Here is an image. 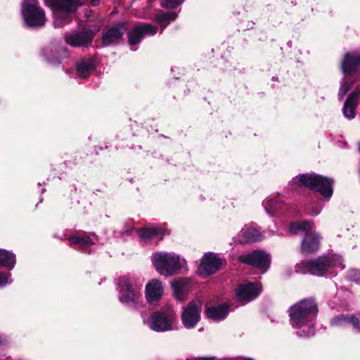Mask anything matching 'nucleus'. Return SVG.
<instances>
[{
	"label": "nucleus",
	"instance_id": "nucleus-15",
	"mask_svg": "<svg viewBox=\"0 0 360 360\" xmlns=\"http://www.w3.org/2000/svg\"><path fill=\"white\" fill-rule=\"evenodd\" d=\"M94 38V34L91 31L84 30L81 32H75L67 34L65 41L72 46H85Z\"/></svg>",
	"mask_w": 360,
	"mask_h": 360
},
{
	"label": "nucleus",
	"instance_id": "nucleus-5",
	"mask_svg": "<svg viewBox=\"0 0 360 360\" xmlns=\"http://www.w3.org/2000/svg\"><path fill=\"white\" fill-rule=\"evenodd\" d=\"M150 261L156 270H181L187 268V262L181 255L173 252H155Z\"/></svg>",
	"mask_w": 360,
	"mask_h": 360
},
{
	"label": "nucleus",
	"instance_id": "nucleus-14",
	"mask_svg": "<svg viewBox=\"0 0 360 360\" xmlns=\"http://www.w3.org/2000/svg\"><path fill=\"white\" fill-rule=\"evenodd\" d=\"M226 260L218 254L209 252L205 253L201 257L198 268L200 270H219L226 267Z\"/></svg>",
	"mask_w": 360,
	"mask_h": 360
},
{
	"label": "nucleus",
	"instance_id": "nucleus-3",
	"mask_svg": "<svg viewBox=\"0 0 360 360\" xmlns=\"http://www.w3.org/2000/svg\"><path fill=\"white\" fill-rule=\"evenodd\" d=\"M292 188L305 186L319 192L325 198H330L333 194V181L315 174L297 175L290 182Z\"/></svg>",
	"mask_w": 360,
	"mask_h": 360
},
{
	"label": "nucleus",
	"instance_id": "nucleus-9",
	"mask_svg": "<svg viewBox=\"0 0 360 360\" xmlns=\"http://www.w3.org/2000/svg\"><path fill=\"white\" fill-rule=\"evenodd\" d=\"M238 260L244 264L257 268L268 269L271 262L270 255L264 250H257L238 257Z\"/></svg>",
	"mask_w": 360,
	"mask_h": 360
},
{
	"label": "nucleus",
	"instance_id": "nucleus-23",
	"mask_svg": "<svg viewBox=\"0 0 360 360\" xmlns=\"http://www.w3.org/2000/svg\"><path fill=\"white\" fill-rule=\"evenodd\" d=\"M139 235L143 239H150L158 236L162 240L165 236V231L159 227H148L140 229Z\"/></svg>",
	"mask_w": 360,
	"mask_h": 360
},
{
	"label": "nucleus",
	"instance_id": "nucleus-34",
	"mask_svg": "<svg viewBox=\"0 0 360 360\" xmlns=\"http://www.w3.org/2000/svg\"><path fill=\"white\" fill-rule=\"evenodd\" d=\"M184 0H165L162 1L161 6L165 8H173L181 5Z\"/></svg>",
	"mask_w": 360,
	"mask_h": 360
},
{
	"label": "nucleus",
	"instance_id": "nucleus-22",
	"mask_svg": "<svg viewBox=\"0 0 360 360\" xmlns=\"http://www.w3.org/2000/svg\"><path fill=\"white\" fill-rule=\"evenodd\" d=\"M95 68V63L91 59H82L77 65V75L80 78H86Z\"/></svg>",
	"mask_w": 360,
	"mask_h": 360
},
{
	"label": "nucleus",
	"instance_id": "nucleus-13",
	"mask_svg": "<svg viewBox=\"0 0 360 360\" xmlns=\"http://www.w3.org/2000/svg\"><path fill=\"white\" fill-rule=\"evenodd\" d=\"M158 27L149 24H141L135 26L128 34L129 44L132 46L141 42L143 37L154 35Z\"/></svg>",
	"mask_w": 360,
	"mask_h": 360
},
{
	"label": "nucleus",
	"instance_id": "nucleus-4",
	"mask_svg": "<svg viewBox=\"0 0 360 360\" xmlns=\"http://www.w3.org/2000/svg\"><path fill=\"white\" fill-rule=\"evenodd\" d=\"M118 299L120 302L133 309H138L141 305V284L134 278L123 276L119 278Z\"/></svg>",
	"mask_w": 360,
	"mask_h": 360
},
{
	"label": "nucleus",
	"instance_id": "nucleus-31",
	"mask_svg": "<svg viewBox=\"0 0 360 360\" xmlns=\"http://www.w3.org/2000/svg\"><path fill=\"white\" fill-rule=\"evenodd\" d=\"M330 325L335 327H345L348 325V315L341 314L330 320Z\"/></svg>",
	"mask_w": 360,
	"mask_h": 360
},
{
	"label": "nucleus",
	"instance_id": "nucleus-2",
	"mask_svg": "<svg viewBox=\"0 0 360 360\" xmlns=\"http://www.w3.org/2000/svg\"><path fill=\"white\" fill-rule=\"evenodd\" d=\"M142 318L143 323L156 332H166L177 328L176 314L169 304L153 312L147 320L143 316Z\"/></svg>",
	"mask_w": 360,
	"mask_h": 360
},
{
	"label": "nucleus",
	"instance_id": "nucleus-32",
	"mask_svg": "<svg viewBox=\"0 0 360 360\" xmlns=\"http://www.w3.org/2000/svg\"><path fill=\"white\" fill-rule=\"evenodd\" d=\"M44 56L46 60L52 65H57L60 63V60L56 56V53L53 51L51 49H46L44 50Z\"/></svg>",
	"mask_w": 360,
	"mask_h": 360
},
{
	"label": "nucleus",
	"instance_id": "nucleus-28",
	"mask_svg": "<svg viewBox=\"0 0 360 360\" xmlns=\"http://www.w3.org/2000/svg\"><path fill=\"white\" fill-rule=\"evenodd\" d=\"M176 17L177 13L174 12L162 13L157 16V21L161 26L165 27L174 21Z\"/></svg>",
	"mask_w": 360,
	"mask_h": 360
},
{
	"label": "nucleus",
	"instance_id": "nucleus-20",
	"mask_svg": "<svg viewBox=\"0 0 360 360\" xmlns=\"http://www.w3.org/2000/svg\"><path fill=\"white\" fill-rule=\"evenodd\" d=\"M70 244H77L83 249H86L91 245L95 244L97 240V236L95 234L89 233L87 235L74 234L68 238Z\"/></svg>",
	"mask_w": 360,
	"mask_h": 360
},
{
	"label": "nucleus",
	"instance_id": "nucleus-18",
	"mask_svg": "<svg viewBox=\"0 0 360 360\" xmlns=\"http://www.w3.org/2000/svg\"><path fill=\"white\" fill-rule=\"evenodd\" d=\"M320 236L317 233H309L306 234L302 240L301 250L302 252L311 253L319 248Z\"/></svg>",
	"mask_w": 360,
	"mask_h": 360
},
{
	"label": "nucleus",
	"instance_id": "nucleus-35",
	"mask_svg": "<svg viewBox=\"0 0 360 360\" xmlns=\"http://www.w3.org/2000/svg\"><path fill=\"white\" fill-rule=\"evenodd\" d=\"M12 281L9 271H0V287Z\"/></svg>",
	"mask_w": 360,
	"mask_h": 360
},
{
	"label": "nucleus",
	"instance_id": "nucleus-33",
	"mask_svg": "<svg viewBox=\"0 0 360 360\" xmlns=\"http://www.w3.org/2000/svg\"><path fill=\"white\" fill-rule=\"evenodd\" d=\"M351 324L353 329L357 333H360V314L348 315V325Z\"/></svg>",
	"mask_w": 360,
	"mask_h": 360
},
{
	"label": "nucleus",
	"instance_id": "nucleus-37",
	"mask_svg": "<svg viewBox=\"0 0 360 360\" xmlns=\"http://www.w3.org/2000/svg\"><path fill=\"white\" fill-rule=\"evenodd\" d=\"M311 274L314 275V276H325V272L326 271H309Z\"/></svg>",
	"mask_w": 360,
	"mask_h": 360
},
{
	"label": "nucleus",
	"instance_id": "nucleus-27",
	"mask_svg": "<svg viewBox=\"0 0 360 360\" xmlns=\"http://www.w3.org/2000/svg\"><path fill=\"white\" fill-rule=\"evenodd\" d=\"M15 264V255L7 250L0 249V266L13 268Z\"/></svg>",
	"mask_w": 360,
	"mask_h": 360
},
{
	"label": "nucleus",
	"instance_id": "nucleus-41",
	"mask_svg": "<svg viewBox=\"0 0 360 360\" xmlns=\"http://www.w3.org/2000/svg\"><path fill=\"white\" fill-rule=\"evenodd\" d=\"M198 360H215L214 357L212 358H202Z\"/></svg>",
	"mask_w": 360,
	"mask_h": 360
},
{
	"label": "nucleus",
	"instance_id": "nucleus-17",
	"mask_svg": "<svg viewBox=\"0 0 360 360\" xmlns=\"http://www.w3.org/2000/svg\"><path fill=\"white\" fill-rule=\"evenodd\" d=\"M359 96V89L354 90L349 95L343 108V113L345 117L351 120L355 117V109L357 106Z\"/></svg>",
	"mask_w": 360,
	"mask_h": 360
},
{
	"label": "nucleus",
	"instance_id": "nucleus-30",
	"mask_svg": "<svg viewBox=\"0 0 360 360\" xmlns=\"http://www.w3.org/2000/svg\"><path fill=\"white\" fill-rule=\"evenodd\" d=\"M281 207V204H278V201L275 199H270L265 204L266 212L273 217L276 215L278 209Z\"/></svg>",
	"mask_w": 360,
	"mask_h": 360
},
{
	"label": "nucleus",
	"instance_id": "nucleus-10",
	"mask_svg": "<svg viewBox=\"0 0 360 360\" xmlns=\"http://www.w3.org/2000/svg\"><path fill=\"white\" fill-rule=\"evenodd\" d=\"M262 292V285L257 283L248 282L240 284L236 290L237 300L248 303L255 299Z\"/></svg>",
	"mask_w": 360,
	"mask_h": 360
},
{
	"label": "nucleus",
	"instance_id": "nucleus-8",
	"mask_svg": "<svg viewBox=\"0 0 360 360\" xmlns=\"http://www.w3.org/2000/svg\"><path fill=\"white\" fill-rule=\"evenodd\" d=\"M79 4L76 0H53L54 25L63 27L71 20V14L75 12Z\"/></svg>",
	"mask_w": 360,
	"mask_h": 360
},
{
	"label": "nucleus",
	"instance_id": "nucleus-39",
	"mask_svg": "<svg viewBox=\"0 0 360 360\" xmlns=\"http://www.w3.org/2000/svg\"><path fill=\"white\" fill-rule=\"evenodd\" d=\"M215 271H200V276H202L203 275V273H205V274L207 276H210L211 274H212L213 273H214Z\"/></svg>",
	"mask_w": 360,
	"mask_h": 360
},
{
	"label": "nucleus",
	"instance_id": "nucleus-11",
	"mask_svg": "<svg viewBox=\"0 0 360 360\" xmlns=\"http://www.w3.org/2000/svg\"><path fill=\"white\" fill-rule=\"evenodd\" d=\"M200 320V305L195 301L190 302L181 314V321L187 329L194 328Z\"/></svg>",
	"mask_w": 360,
	"mask_h": 360
},
{
	"label": "nucleus",
	"instance_id": "nucleus-25",
	"mask_svg": "<svg viewBox=\"0 0 360 360\" xmlns=\"http://www.w3.org/2000/svg\"><path fill=\"white\" fill-rule=\"evenodd\" d=\"M172 287L176 298L179 301H183L186 298L188 292L186 281H175L172 283Z\"/></svg>",
	"mask_w": 360,
	"mask_h": 360
},
{
	"label": "nucleus",
	"instance_id": "nucleus-36",
	"mask_svg": "<svg viewBox=\"0 0 360 360\" xmlns=\"http://www.w3.org/2000/svg\"><path fill=\"white\" fill-rule=\"evenodd\" d=\"M322 207L316 205H312L311 207L310 214L313 216H317L321 212Z\"/></svg>",
	"mask_w": 360,
	"mask_h": 360
},
{
	"label": "nucleus",
	"instance_id": "nucleus-19",
	"mask_svg": "<svg viewBox=\"0 0 360 360\" xmlns=\"http://www.w3.org/2000/svg\"><path fill=\"white\" fill-rule=\"evenodd\" d=\"M126 30L124 24L119 25L118 26L110 29L103 36V43L105 46L112 44H116L122 39Z\"/></svg>",
	"mask_w": 360,
	"mask_h": 360
},
{
	"label": "nucleus",
	"instance_id": "nucleus-16",
	"mask_svg": "<svg viewBox=\"0 0 360 360\" xmlns=\"http://www.w3.org/2000/svg\"><path fill=\"white\" fill-rule=\"evenodd\" d=\"M163 293L162 283L155 279L150 281L146 286V297L150 304H156Z\"/></svg>",
	"mask_w": 360,
	"mask_h": 360
},
{
	"label": "nucleus",
	"instance_id": "nucleus-24",
	"mask_svg": "<svg viewBox=\"0 0 360 360\" xmlns=\"http://www.w3.org/2000/svg\"><path fill=\"white\" fill-rule=\"evenodd\" d=\"M240 233L243 237V242H256L263 238L261 232L254 227H248L243 229Z\"/></svg>",
	"mask_w": 360,
	"mask_h": 360
},
{
	"label": "nucleus",
	"instance_id": "nucleus-38",
	"mask_svg": "<svg viewBox=\"0 0 360 360\" xmlns=\"http://www.w3.org/2000/svg\"><path fill=\"white\" fill-rule=\"evenodd\" d=\"M174 271H161V273L165 276H170L173 274Z\"/></svg>",
	"mask_w": 360,
	"mask_h": 360
},
{
	"label": "nucleus",
	"instance_id": "nucleus-26",
	"mask_svg": "<svg viewBox=\"0 0 360 360\" xmlns=\"http://www.w3.org/2000/svg\"><path fill=\"white\" fill-rule=\"evenodd\" d=\"M314 226V223L309 221H301L290 224L289 232L291 234H297L300 231H310Z\"/></svg>",
	"mask_w": 360,
	"mask_h": 360
},
{
	"label": "nucleus",
	"instance_id": "nucleus-7",
	"mask_svg": "<svg viewBox=\"0 0 360 360\" xmlns=\"http://www.w3.org/2000/svg\"><path fill=\"white\" fill-rule=\"evenodd\" d=\"M298 269L304 270H324L326 269H344L343 259L338 255H328L319 257L316 259L304 260Z\"/></svg>",
	"mask_w": 360,
	"mask_h": 360
},
{
	"label": "nucleus",
	"instance_id": "nucleus-6",
	"mask_svg": "<svg viewBox=\"0 0 360 360\" xmlns=\"http://www.w3.org/2000/svg\"><path fill=\"white\" fill-rule=\"evenodd\" d=\"M21 12L28 27H41L46 22L45 12L39 7L37 0H23Z\"/></svg>",
	"mask_w": 360,
	"mask_h": 360
},
{
	"label": "nucleus",
	"instance_id": "nucleus-1",
	"mask_svg": "<svg viewBox=\"0 0 360 360\" xmlns=\"http://www.w3.org/2000/svg\"><path fill=\"white\" fill-rule=\"evenodd\" d=\"M318 307L314 299H304L289 308L290 323L296 334L302 338H309L315 334V321Z\"/></svg>",
	"mask_w": 360,
	"mask_h": 360
},
{
	"label": "nucleus",
	"instance_id": "nucleus-42",
	"mask_svg": "<svg viewBox=\"0 0 360 360\" xmlns=\"http://www.w3.org/2000/svg\"><path fill=\"white\" fill-rule=\"evenodd\" d=\"M353 281H354L356 283H357V284H360V279H359H359H354Z\"/></svg>",
	"mask_w": 360,
	"mask_h": 360
},
{
	"label": "nucleus",
	"instance_id": "nucleus-21",
	"mask_svg": "<svg viewBox=\"0 0 360 360\" xmlns=\"http://www.w3.org/2000/svg\"><path fill=\"white\" fill-rule=\"evenodd\" d=\"M229 307V305L225 303L208 307L206 310V316L208 319L214 321H221L227 316Z\"/></svg>",
	"mask_w": 360,
	"mask_h": 360
},
{
	"label": "nucleus",
	"instance_id": "nucleus-29",
	"mask_svg": "<svg viewBox=\"0 0 360 360\" xmlns=\"http://www.w3.org/2000/svg\"><path fill=\"white\" fill-rule=\"evenodd\" d=\"M354 84V80L351 78L345 77L342 81L338 92L339 98L341 100L350 89L351 86Z\"/></svg>",
	"mask_w": 360,
	"mask_h": 360
},
{
	"label": "nucleus",
	"instance_id": "nucleus-12",
	"mask_svg": "<svg viewBox=\"0 0 360 360\" xmlns=\"http://www.w3.org/2000/svg\"><path fill=\"white\" fill-rule=\"evenodd\" d=\"M340 68L345 76L358 74L360 68V53L356 51L345 53L340 63Z\"/></svg>",
	"mask_w": 360,
	"mask_h": 360
},
{
	"label": "nucleus",
	"instance_id": "nucleus-40",
	"mask_svg": "<svg viewBox=\"0 0 360 360\" xmlns=\"http://www.w3.org/2000/svg\"><path fill=\"white\" fill-rule=\"evenodd\" d=\"M91 2V4L93 6H96L98 4L100 0H89Z\"/></svg>",
	"mask_w": 360,
	"mask_h": 360
}]
</instances>
